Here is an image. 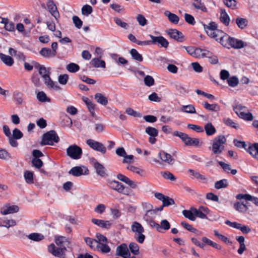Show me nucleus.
Instances as JSON below:
<instances>
[{"instance_id": "obj_60", "label": "nucleus", "mask_w": 258, "mask_h": 258, "mask_svg": "<svg viewBox=\"0 0 258 258\" xmlns=\"http://www.w3.org/2000/svg\"><path fill=\"white\" fill-rule=\"evenodd\" d=\"M74 24L76 28L80 29L83 25L82 21L77 16H74L72 18Z\"/></svg>"}, {"instance_id": "obj_18", "label": "nucleus", "mask_w": 258, "mask_h": 258, "mask_svg": "<svg viewBox=\"0 0 258 258\" xmlns=\"http://www.w3.org/2000/svg\"><path fill=\"white\" fill-rule=\"evenodd\" d=\"M172 86L174 90L177 92L179 94H184L188 93V89L182 83L179 81H174L172 83Z\"/></svg>"}, {"instance_id": "obj_1", "label": "nucleus", "mask_w": 258, "mask_h": 258, "mask_svg": "<svg viewBox=\"0 0 258 258\" xmlns=\"http://www.w3.org/2000/svg\"><path fill=\"white\" fill-rule=\"evenodd\" d=\"M56 245L53 243L48 246V250L53 255L58 258H66L67 248L71 245V241L64 236H58L55 238Z\"/></svg>"}, {"instance_id": "obj_22", "label": "nucleus", "mask_w": 258, "mask_h": 258, "mask_svg": "<svg viewBox=\"0 0 258 258\" xmlns=\"http://www.w3.org/2000/svg\"><path fill=\"white\" fill-rule=\"evenodd\" d=\"M1 23L5 25L4 28L8 31H14L15 30V24L13 22L10 21L8 18H2Z\"/></svg>"}, {"instance_id": "obj_53", "label": "nucleus", "mask_w": 258, "mask_h": 258, "mask_svg": "<svg viewBox=\"0 0 258 258\" xmlns=\"http://www.w3.org/2000/svg\"><path fill=\"white\" fill-rule=\"evenodd\" d=\"M125 112L129 115L135 117H141L142 114L141 113L134 110L132 108H127L125 110Z\"/></svg>"}, {"instance_id": "obj_8", "label": "nucleus", "mask_w": 258, "mask_h": 258, "mask_svg": "<svg viewBox=\"0 0 258 258\" xmlns=\"http://www.w3.org/2000/svg\"><path fill=\"white\" fill-rule=\"evenodd\" d=\"M226 142V139L224 136L220 135L217 138H215L212 144V151L214 154H220L224 150V146Z\"/></svg>"}, {"instance_id": "obj_39", "label": "nucleus", "mask_w": 258, "mask_h": 258, "mask_svg": "<svg viewBox=\"0 0 258 258\" xmlns=\"http://www.w3.org/2000/svg\"><path fill=\"white\" fill-rule=\"evenodd\" d=\"M39 53L45 57H54L55 55L51 51V50L49 48L44 47L42 48L39 51Z\"/></svg>"}, {"instance_id": "obj_35", "label": "nucleus", "mask_w": 258, "mask_h": 258, "mask_svg": "<svg viewBox=\"0 0 258 258\" xmlns=\"http://www.w3.org/2000/svg\"><path fill=\"white\" fill-rule=\"evenodd\" d=\"M183 215L187 219L190 221H195L196 220V217L195 213L191 210H184L182 212Z\"/></svg>"}, {"instance_id": "obj_52", "label": "nucleus", "mask_w": 258, "mask_h": 258, "mask_svg": "<svg viewBox=\"0 0 258 258\" xmlns=\"http://www.w3.org/2000/svg\"><path fill=\"white\" fill-rule=\"evenodd\" d=\"M234 207L237 211L240 212H245L248 209L245 204L239 202L234 204Z\"/></svg>"}, {"instance_id": "obj_24", "label": "nucleus", "mask_w": 258, "mask_h": 258, "mask_svg": "<svg viewBox=\"0 0 258 258\" xmlns=\"http://www.w3.org/2000/svg\"><path fill=\"white\" fill-rule=\"evenodd\" d=\"M164 14L171 23L174 24H178L179 21V18L178 16L170 12L169 11H165Z\"/></svg>"}, {"instance_id": "obj_34", "label": "nucleus", "mask_w": 258, "mask_h": 258, "mask_svg": "<svg viewBox=\"0 0 258 258\" xmlns=\"http://www.w3.org/2000/svg\"><path fill=\"white\" fill-rule=\"evenodd\" d=\"M204 128L206 133L208 136H212L214 135L216 132L215 127L212 125V124L211 122H209L206 124Z\"/></svg>"}, {"instance_id": "obj_61", "label": "nucleus", "mask_w": 258, "mask_h": 258, "mask_svg": "<svg viewBox=\"0 0 258 258\" xmlns=\"http://www.w3.org/2000/svg\"><path fill=\"white\" fill-rule=\"evenodd\" d=\"M137 20L138 22L139 25L142 26H144L147 24V20L143 15H138L137 16Z\"/></svg>"}, {"instance_id": "obj_27", "label": "nucleus", "mask_w": 258, "mask_h": 258, "mask_svg": "<svg viewBox=\"0 0 258 258\" xmlns=\"http://www.w3.org/2000/svg\"><path fill=\"white\" fill-rule=\"evenodd\" d=\"M220 20L225 26H228L230 23V18L225 10L221 9Z\"/></svg>"}, {"instance_id": "obj_25", "label": "nucleus", "mask_w": 258, "mask_h": 258, "mask_svg": "<svg viewBox=\"0 0 258 258\" xmlns=\"http://www.w3.org/2000/svg\"><path fill=\"white\" fill-rule=\"evenodd\" d=\"M218 163L225 172L227 173H231L232 175H235L237 173V171L236 169H231L230 164L225 163L222 161H219Z\"/></svg>"}, {"instance_id": "obj_26", "label": "nucleus", "mask_w": 258, "mask_h": 258, "mask_svg": "<svg viewBox=\"0 0 258 258\" xmlns=\"http://www.w3.org/2000/svg\"><path fill=\"white\" fill-rule=\"evenodd\" d=\"M94 167L95 169L96 173L98 175L102 177L105 175V169L104 167L100 163L95 162L94 163Z\"/></svg>"}, {"instance_id": "obj_19", "label": "nucleus", "mask_w": 258, "mask_h": 258, "mask_svg": "<svg viewBox=\"0 0 258 258\" xmlns=\"http://www.w3.org/2000/svg\"><path fill=\"white\" fill-rule=\"evenodd\" d=\"M88 170L86 168L84 172L83 169L80 166H75L73 167L69 172L70 174H72L75 176H80L82 175H86L88 174Z\"/></svg>"}, {"instance_id": "obj_45", "label": "nucleus", "mask_w": 258, "mask_h": 258, "mask_svg": "<svg viewBox=\"0 0 258 258\" xmlns=\"http://www.w3.org/2000/svg\"><path fill=\"white\" fill-rule=\"evenodd\" d=\"M228 181L226 179H221L215 183V187L216 189H221L222 188H226L228 186Z\"/></svg>"}, {"instance_id": "obj_12", "label": "nucleus", "mask_w": 258, "mask_h": 258, "mask_svg": "<svg viewBox=\"0 0 258 258\" xmlns=\"http://www.w3.org/2000/svg\"><path fill=\"white\" fill-rule=\"evenodd\" d=\"M158 157L163 163L168 165H172L175 163V159L173 157L164 151L159 152Z\"/></svg>"}, {"instance_id": "obj_5", "label": "nucleus", "mask_w": 258, "mask_h": 258, "mask_svg": "<svg viewBox=\"0 0 258 258\" xmlns=\"http://www.w3.org/2000/svg\"><path fill=\"white\" fill-rule=\"evenodd\" d=\"M59 138L54 130H51L43 134L40 144L42 146L46 145H52L53 142L58 143Z\"/></svg>"}, {"instance_id": "obj_28", "label": "nucleus", "mask_w": 258, "mask_h": 258, "mask_svg": "<svg viewBox=\"0 0 258 258\" xmlns=\"http://www.w3.org/2000/svg\"><path fill=\"white\" fill-rule=\"evenodd\" d=\"M202 104L206 109L209 111L218 112L220 110V107L217 104H211L207 102H204Z\"/></svg>"}, {"instance_id": "obj_23", "label": "nucleus", "mask_w": 258, "mask_h": 258, "mask_svg": "<svg viewBox=\"0 0 258 258\" xmlns=\"http://www.w3.org/2000/svg\"><path fill=\"white\" fill-rule=\"evenodd\" d=\"M16 225V222L14 220L0 218V227L9 228L10 227L14 226Z\"/></svg>"}, {"instance_id": "obj_48", "label": "nucleus", "mask_w": 258, "mask_h": 258, "mask_svg": "<svg viewBox=\"0 0 258 258\" xmlns=\"http://www.w3.org/2000/svg\"><path fill=\"white\" fill-rule=\"evenodd\" d=\"M174 204H175V202L173 199H172L168 196H166L162 201V205L161 206H160V207H162L163 209L164 207H168L170 205H174Z\"/></svg>"}, {"instance_id": "obj_54", "label": "nucleus", "mask_w": 258, "mask_h": 258, "mask_svg": "<svg viewBox=\"0 0 258 258\" xmlns=\"http://www.w3.org/2000/svg\"><path fill=\"white\" fill-rule=\"evenodd\" d=\"M188 171L193 176H194L195 178L198 179H200L201 180H205L206 179V178L204 175L200 174L198 171H196L192 169H189Z\"/></svg>"}, {"instance_id": "obj_3", "label": "nucleus", "mask_w": 258, "mask_h": 258, "mask_svg": "<svg viewBox=\"0 0 258 258\" xmlns=\"http://www.w3.org/2000/svg\"><path fill=\"white\" fill-rule=\"evenodd\" d=\"M203 26L208 35L217 41L222 38L224 35L223 31L217 29V25L215 22H212L208 25L204 24Z\"/></svg>"}, {"instance_id": "obj_58", "label": "nucleus", "mask_w": 258, "mask_h": 258, "mask_svg": "<svg viewBox=\"0 0 258 258\" xmlns=\"http://www.w3.org/2000/svg\"><path fill=\"white\" fill-rule=\"evenodd\" d=\"M144 81L145 84L148 87L153 86L155 83L154 78L152 76L149 75L146 76L144 78Z\"/></svg>"}, {"instance_id": "obj_40", "label": "nucleus", "mask_w": 258, "mask_h": 258, "mask_svg": "<svg viewBox=\"0 0 258 258\" xmlns=\"http://www.w3.org/2000/svg\"><path fill=\"white\" fill-rule=\"evenodd\" d=\"M27 237L29 239L35 241H40L44 238L42 234L38 233H31Z\"/></svg>"}, {"instance_id": "obj_33", "label": "nucleus", "mask_w": 258, "mask_h": 258, "mask_svg": "<svg viewBox=\"0 0 258 258\" xmlns=\"http://www.w3.org/2000/svg\"><path fill=\"white\" fill-rule=\"evenodd\" d=\"M96 248L104 253H108L110 251V248L107 244V243L98 242Z\"/></svg>"}, {"instance_id": "obj_7", "label": "nucleus", "mask_w": 258, "mask_h": 258, "mask_svg": "<svg viewBox=\"0 0 258 258\" xmlns=\"http://www.w3.org/2000/svg\"><path fill=\"white\" fill-rule=\"evenodd\" d=\"M131 230L135 233V238L136 240L140 243H143L145 240V236L143 234L144 229L142 225L139 222L135 221L131 226Z\"/></svg>"}, {"instance_id": "obj_20", "label": "nucleus", "mask_w": 258, "mask_h": 258, "mask_svg": "<svg viewBox=\"0 0 258 258\" xmlns=\"http://www.w3.org/2000/svg\"><path fill=\"white\" fill-rule=\"evenodd\" d=\"M162 211V207L156 208L154 209L148 210L143 217L144 220H149V219H152L155 218V215L158 211Z\"/></svg>"}, {"instance_id": "obj_29", "label": "nucleus", "mask_w": 258, "mask_h": 258, "mask_svg": "<svg viewBox=\"0 0 258 258\" xmlns=\"http://www.w3.org/2000/svg\"><path fill=\"white\" fill-rule=\"evenodd\" d=\"M94 98L97 102L102 105L105 106L108 103L107 98L101 93H96L95 95Z\"/></svg>"}, {"instance_id": "obj_10", "label": "nucleus", "mask_w": 258, "mask_h": 258, "mask_svg": "<svg viewBox=\"0 0 258 258\" xmlns=\"http://www.w3.org/2000/svg\"><path fill=\"white\" fill-rule=\"evenodd\" d=\"M67 154L72 159H79L82 155V150L79 146L72 145L67 149Z\"/></svg>"}, {"instance_id": "obj_49", "label": "nucleus", "mask_w": 258, "mask_h": 258, "mask_svg": "<svg viewBox=\"0 0 258 258\" xmlns=\"http://www.w3.org/2000/svg\"><path fill=\"white\" fill-rule=\"evenodd\" d=\"M223 2L227 7L232 10L237 8V2L235 0H223Z\"/></svg>"}, {"instance_id": "obj_11", "label": "nucleus", "mask_w": 258, "mask_h": 258, "mask_svg": "<svg viewBox=\"0 0 258 258\" xmlns=\"http://www.w3.org/2000/svg\"><path fill=\"white\" fill-rule=\"evenodd\" d=\"M86 144L92 149L98 151L104 154L106 152V148L104 145L93 139H88L86 141Z\"/></svg>"}, {"instance_id": "obj_57", "label": "nucleus", "mask_w": 258, "mask_h": 258, "mask_svg": "<svg viewBox=\"0 0 258 258\" xmlns=\"http://www.w3.org/2000/svg\"><path fill=\"white\" fill-rule=\"evenodd\" d=\"M159 227L160 232H161L162 229H164V230L169 229L170 228V224L167 220H163L161 221Z\"/></svg>"}, {"instance_id": "obj_41", "label": "nucleus", "mask_w": 258, "mask_h": 258, "mask_svg": "<svg viewBox=\"0 0 258 258\" xmlns=\"http://www.w3.org/2000/svg\"><path fill=\"white\" fill-rule=\"evenodd\" d=\"M91 64L95 68L105 67V62L104 60H100L98 58H93L91 61Z\"/></svg>"}, {"instance_id": "obj_59", "label": "nucleus", "mask_w": 258, "mask_h": 258, "mask_svg": "<svg viewBox=\"0 0 258 258\" xmlns=\"http://www.w3.org/2000/svg\"><path fill=\"white\" fill-rule=\"evenodd\" d=\"M92 8L88 5H85L82 8V13L84 15L88 16L92 12Z\"/></svg>"}, {"instance_id": "obj_44", "label": "nucleus", "mask_w": 258, "mask_h": 258, "mask_svg": "<svg viewBox=\"0 0 258 258\" xmlns=\"http://www.w3.org/2000/svg\"><path fill=\"white\" fill-rule=\"evenodd\" d=\"M181 225L187 230L191 232L197 233L198 235L200 234V233L198 231L197 229L194 228L191 225H190L188 223L185 221H182L181 223Z\"/></svg>"}, {"instance_id": "obj_56", "label": "nucleus", "mask_w": 258, "mask_h": 258, "mask_svg": "<svg viewBox=\"0 0 258 258\" xmlns=\"http://www.w3.org/2000/svg\"><path fill=\"white\" fill-rule=\"evenodd\" d=\"M227 82L230 86L234 87L238 84L239 80L236 77L233 76L227 80Z\"/></svg>"}, {"instance_id": "obj_64", "label": "nucleus", "mask_w": 258, "mask_h": 258, "mask_svg": "<svg viewBox=\"0 0 258 258\" xmlns=\"http://www.w3.org/2000/svg\"><path fill=\"white\" fill-rule=\"evenodd\" d=\"M69 80V76L67 74L60 75L58 76V82L61 85H66Z\"/></svg>"}, {"instance_id": "obj_6", "label": "nucleus", "mask_w": 258, "mask_h": 258, "mask_svg": "<svg viewBox=\"0 0 258 258\" xmlns=\"http://www.w3.org/2000/svg\"><path fill=\"white\" fill-rule=\"evenodd\" d=\"M233 110L240 118L245 120L251 121L253 118V116L250 112H247L248 109L246 106L238 104L233 106Z\"/></svg>"}, {"instance_id": "obj_50", "label": "nucleus", "mask_w": 258, "mask_h": 258, "mask_svg": "<svg viewBox=\"0 0 258 258\" xmlns=\"http://www.w3.org/2000/svg\"><path fill=\"white\" fill-rule=\"evenodd\" d=\"M145 133L152 137H157L158 135V130L155 127L151 126H148L146 128Z\"/></svg>"}, {"instance_id": "obj_36", "label": "nucleus", "mask_w": 258, "mask_h": 258, "mask_svg": "<svg viewBox=\"0 0 258 258\" xmlns=\"http://www.w3.org/2000/svg\"><path fill=\"white\" fill-rule=\"evenodd\" d=\"M84 240L86 243L90 246L92 249H95L97 248L98 242L97 240L92 239L90 237H85Z\"/></svg>"}, {"instance_id": "obj_32", "label": "nucleus", "mask_w": 258, "mask_h": 258, "mask_svg": "<svg viewBox=\"0 0 258 258\" xmlns=\"http://www.w3.org/2000/svg\"><path fill=\"white\" fill-rule=\"evenodd\" d=\"M130 54L132 57V58L136 61L139 62H141L143 61V57L142 55L140 54L136 49H132L130 50Z\"/></svg>"}, {"instance_id": "obj_42", "label": "nucleus", "mask_w": 258, "mask_h": 258, "mask_svg": "<svg viewBox=\"0 0 258 258\" xmlns=\"http://www.w3.org/2000/svg\"><path fill=\"white\" fill-rule=\"evenodd\" d=\"M236 23L240 29H244L247 25L248 21L245 18L238 17L236 19Z\"/></svg>"}, {"instance_id": "obj_30", "label": "nucleus", "mask_w": 258, "mask_h": 258, "mask_svg": "<svg viewBox=\"0 0 258 258\" xmlns=\"http://www.w3.org/2000/svg\"><path fill=\"white\" fill-rule=\"evenodd\" d=\"M0 58L8 66H12L14 63V60L10 56L0 53Z\"/></svg>"}, {"instance_id": "obj_31", "label": "nucleus", "mask_w": 258, "mask_h": 258, "mask_svg": "<svg viewBox=\"0 0 258 258\" xmlns=\"http://www.w3.org/2000/svg\"><path fill=\"white\" fill-rule=\"evenodd\" d=\"M192 5L195 9L200 10L204 12H207V9L201 0H194Z\"/></svg>"}, {"instance_id": "obj_62", "label": "nucleus", "mask_w": 258, "mask_h": 258, "mask_svg": "<svg viewBox=\"0 0 258 258\" xmlns=\"http://www.w3.org/2000/svg\"><path fill=\"white\" fill-rule=\"evenodd\" d=\"M12 158L10 153L5 149H0V159L8 160Z\"/></svg>"}, {"instance_id": "obj_15", "label": "nucleus", "mask_w": 258, "mask_h": 258, "mask_svg": "<svg viewBox=\"0 0 258 258\" xmlns=\"http://www.w3.org/2000/svg\"><path fill=\"white\" fill-rule=\"evenodd\" d=\"M46 5L48 12L54 18L56 22H58L60 15L56 5L51 0H49L47 2Z\"/></svg>"}, {"instance_id": "obj_16", "label": "nucleus", "mask_w": 258, "mask_h": 258, "mask_svg": "<svg viewBox=\"0 0 258 258\" xmlns=\"http://www.w3.org/2000/svg\"><path fill=\"white\" fill-rule=\"evenodd\" d=\"M116 255L120 256L123 258H131L130 253L128 251L127 245L125 243H122L117 247Z\"/></svg>"}, {"instance_id": "obj_21", "label": "nucleus", "mask_w": 258, "mask_h": 258, "mask_svg": "<svg viewBox=\"0 0 258 258\" xmlns=\"http://www.w3.org/2000/svg\"><path fill=\"white\" fill-rule=\"evenodd\" d=\"M44 84L49 89H53L55 90H60L61 88L57 84L53 82L50 78V76L45 77L43 79Z\"/></svg>"}, {"instance_id": "obj_38", "label": "nucleus", "mask_w": 258, "mask_h": 258, "mask_svg": "<svg viewBox=\"0 0 258 258\" xmlns=\"http://www.w3.org/2000/svg\"><path fill=\"white\" fill-rule=\"evenodd\" d=\"M181 110L182 112L187 113H190V114H194L196 113V109L193 105L189 104L187 105H183L181 108Z\"/></svg>"}, {"instance_id": "obj_13", "label": "nucleus", "mask_w": 258, "mask_h": 258, "mask_svg": "<svg viewBox=\"0 0 258 258\" xmlns=\"http://www.w3.org/2000/svg\"><path fill=\"white\" fill-rule=\"evenodd\" d=\"M151 38V44H158L161 47L167 48L169 45L168 41L163 36H154L152 35H149Z\"/></svg>"}, {"instance_id": "obj_51", "label": "nucleus", "mask_w": 258, "mask_h": 258, "mask_svg": "<svg viewBox=\"0 0 258 258\" xmlns=\"http://www.w3.org/2000/svg\"><path fill=\"white\" fill-rule=\"evenodd\" d=\"M129 248L132 253L138 255L139 253V246L135 242H131L129 244Z\"/></svg>"}, {"instance_id": "obj_63", "label": "nucleus", "mask_w": 258, "mask_h": 258, "mask_svg": "<svg viewBox=\"0 0 258 258\" xmlns=\"http://www.w3.org/2000/svg\"><path fill=\"white\" fill-rule=\"evenodd\" d=\"M184 19L185 22L190 25H194L196 23L195 18L190 14H185Z\"/></svg>"}, {"instance_id": "obj_4", "label": "nucleus", "mask_w": 258, "mask_h": 258, "mask_svg": "<svg viewBox=\"0 0 258 258\" xmlns=\"http://www.w3.org/2000/svg\"><path fill=\"white\" fill-rule=\"evenodd\" d=\"M234 145L238 148H243L253 158L258 160V143H255L253 144H249L247 148V145L245 142L238 141L234 139L233 141Z\"/></svg>"}, {"instance_id": "obj_14", "label": "nucleus", "mask_w": 258, "mask_h": 258, "mask_svg": "<svg viewBox=\"0 0 258 258\" xmlns=\"http://www.w3.org/2000/svg\"><path fill=\"white\" fill-rule=\"evenodd\" d=\"M19 208L18 206H10V204H6L1 207L0 212L3 215L17 213L19 211Z\"/></svg>"}, {"instance_id": "obj_17", "label": "nucleus", "mask_w": 258, "mask_h": 258, "mask_svg": "<svg viewBox=\"0 0 258 258\" xmlns=\"http://www.w3.org/2000/svg\"><path fill=\"white\" fill-rule=\"evenodd\" d=\"M167 33L171 38L178 42H182L184 40V36L182 33L176 29H170L167 31Z\"/></svg>"}, {"instance_id": "obj_2", "label": "nucleus", "mask_w": 258, "mask_h": 258, "mask_svg": "<svg viewBox=\"0 0 258 258\" xmlns=\"http://www.w3.org/2000/svg\"><path fill=\"white\" fill-rule=\"evenodd\" d=\"M218 42L224 47L228 48L232 47L235 49H240L244 47L245 46L243 41L230 37L225 33L222 38H220Z\"/></svg>"}, {"instance_id": "obj_55", "label": "nucleus", "mask_w": 258, "mask_h": 258, "mask_svg": "<svg viewBox=\"0 0 258 258\" xmlns=\"http://www.w3.org/2000/svg\"><path fill=\"white\" fill-rule=\"evenodd\" d=\"M191 210L195 213V217H198L201 219H207L206 214L204 213H202V211L197 209L195 208L191 207Z\"/></svg>"}, {"instance_id": "obj_46", "label": "nucleus", "mask_w": 258, "mask_h": 258, "mask_svg": "<svg viewBox=\"0 0 258 258\" xmlns=\"http://www.w3.org/2000/svg\"><path fill=\"white\" fill-rule=\"evenodd\" d=\"M24 176L25 179V181L29 184H32L33 183V173L32 172L30 171H26L24 172Z\"/></svg>"}, {"instance_id": "obj_9", "label": "nucleus", "mask_w": 258, "mask_h": 258, "mask_svg": "<svg viewBox=\"0 0 258 258\" xmlns=\"http://www.w3.org/2000/svg\"><path fill=\"white\" fill-rule=\"evenodd\" d=\"M107 185L112 189L124 195H129L131 190L128 187L124 186L121 183L112 180L107 182Z\"/></svg>"}, {"instance_id": "obj_43", "label": "nucleus", "mask_w": 258, "mask_h": 258, "mask_svg": "<svg viewBox=\"0 0 258 258\" xmlns=\"http://www.w3.org/2000/svg\"><path fill=\"white\" fill-rule=\"evenodd\" d=\"M223 122L227 126L235 129H238L239 127V125L237 123L233 121L231 119L229 118H224L223 119Z\"/></svg>"}, {"instance_id": "obj_47", "label": "nucleus", "mask_w": 258, "mask_h": 258, "mask_svg": "<svg viewBox=\"0 0 258 258\" xmlns=\"http://www.w3.org/2000/svg\"><path fill=\"white\" fill-rule=\"evenodd\" d=\"M66 69L69 72L75 73L79 70L80 67L76 63L71 62L67 66Z\"/></svg>"}, {"instance_id": "obj_37", "label": "nucleus", "mask_w": 258, "mask_h": 258, "mask_svg": "<svg viewBox=\"0 0 258 258\" xmlns=\"http://www.w3.org/2000/svg\"><path fill=\"white\" fill-rule=\"evenodd\" d=\"M37 99L41 102H50V99L43 91H40L37 94Z\"/></svg>"}]
</instances>
